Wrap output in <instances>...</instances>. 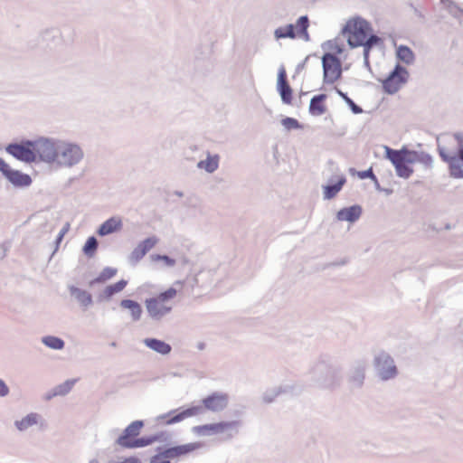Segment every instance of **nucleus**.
Instances as JSON below:
<instances>
[{
  "label": "nucleus",
  "mask_w": 463,
  "mask_h": 463,
  "mask_svg": "<svg viewBox=\"0 0 463 463\" xmlns=\"http://www.w3.org/2000/svg\"><path fill=\"white\" fill-rule=\"evenodd\" d=\"M42 416L36 412H31L19 420L14 421V426L20 431H25L30 427L38 424Z\"/></svg>",
  "instance_id": "obj_31"
},
{
  "label": "nucleus",
  "mask_w": 463,
  "mask_h": 463,
  "mask_svg": "<svg viewBox=\"0 0 463 463\" xmlns=\"http://www.w3.org/2000/svg\"><path fill=\"white\" fill-rule=\"evenodd\" d=\"M150 259L152 261H163L164 265L167 268H172L176 263L175 259L165 254H152L150 255Z\"/></svg>",
  "instance_id": "obj_44"
},
{
  "label": "nucleus",
  "mask_w": 463,
  "mask_h": 463,
  "mask_svg": "<svg viewBox=\"0 0 463 463\" xmlns=\"http://www.w3.org/2000/svg\"><path fill=\"white\" fill-rule=\"evenodd\" d=\"M323 81L333 84L342 76L341 60L334 53L325 52L322 56Z\"/></svg>",
  "instance_id": "obj_8"
},
{
  "label": "nucleus",
  "mask_w": 463,
  "mask_h": 463,
  "mask_svg": "<svg viewBox=\"0 0 463 463\" xmlns=\"http://www.w3.org/2000/svg\"><path fill=\"white\" fill-rule=\"evenodd\" d=\"M98 247H99V242H98L97 238L95 236H90L85 241V243L82 247V252L88 258H92L95 256Z\"/></svg>",
  "instance_id": "obj_39"
},
{
  "label": "nucleus",
  "mask_w": 463,
  "mask_h": 463,
  "mask_svg": "<svg viewBox=\"0 0 463 463\" xmlns=\"http://www.w3.org/2000/svg\"><path fill=\"white\" fill-rule=\"evenodd\" d=\"M175 194L179 196V197H182L184 195L183 192H181V191H175Z\"/></svg>",
  "instance_id": "obj_63"
},
{
  "label": "nucleus",
  "mask_w": 463,
  "mask_h": 463,
  "mask_svg": "<svg viewBox=\"0 0 463 463\" xmlns=\"http://www.w3.org/2000/svg\"><path fill=\"white\" fill-rule=\"evenodd\" d=\"M367 362L365 359H357L353 362L348 372V382L354 388H361L365 379Z\"/></svg>",
  "instance_id": "obj_16"
},
{
  "label": "nucleus",
  "mask_w": 463,
  "mask_h": 463,
  "mask_svg": "<svg viewBox=\"0 0 463 463\" xmlns=\"http://www.w3.org/2000/svg\"><path fill=\"white\" fill-rule=\"evenodd\" d=\"M39 40L43 48L53 49L62 43L61 32L56 27L47 28L41 33Z\"/></svg>",
  "instance_id": "obj_20"
},
{
  "label": "nucleus",
  "mask_w": 463,
  "mask_h": 463,
  "mask_svg": "<svg viewBox=\"0 0 463 463\" xmlns=\"http://www.w3.org/2000/svg\"><path fill=\"white\" fill-rule=\"evenodd\" d=\"M156 453L150 458V463H171L170 458H165L163 455V448L157 447Z\"/></svg>",
  "instance_id": "obj_46"
},
{
  "label": "nucleus",
  "mask_w": 463,
  "mask_h": 463,
  "mask_svg": "<svg viewBox=\"0 0 463 463\" xmlns=\"http://www.w3.org/2000/svg\"><path fill=\"white\" fill-rule=\"evenodd\" d=\"M240 426V420L220 421L216 423L194 426L192 428V432L198 436H212L232 430H235L237 431V429Z\"/></svg>",
  "instance_id": "obj_12"
},
{
  "label": "nucleus",
  "mask_w": 463,
  "mask_h": 463,
  "mask_svg": "<svg viewBox=\"0 0 463 463\" xmlns=\"http://www.w3.org/2000/svg\"><path fill=\"white\" fill-rule=\"evenodd\" d=\"M13 168L0 157V172L5 176V178L8 175V174L12 171Z\"/></svg>",
  "instance_id": "obj_53"
},
{
  "label": "nucleus",
  "mask_w": 463,
  "mask_h": 463,
  "mask_svg": "<svg viewBox=\"0 0 463 463\" xmlns=\"http://www.w3.org/2000/svg\"><path fill=\"white\" fill-rule=\"evenodd\" d=\"M176 289L173 287H170L166 290L157 294L156 297H153V298H156L158 301H161L162 303L165 304L167 301L174 298L176 296Z\"/></svg>",
  "instance_id": "obj_43"
},
{
  "label": "nucleus",
  "mask_w": 463,
  "mask_h": 463,
  "mask_svg": "<svg viewBox=\"0 0 463 463\" xmlns=\"http://www.w3.org/2000/svg\"><path fill=\"white\" fill-rule=\"evenodd\" d=\"M69 292L84 309L88 308L93 303L91 294L85 289L71 285L69 286Z\"/></svg>",
  "instance_id": "obj_24"
},
{
  "label": "nucleus",
  "mask_w": 463,
  "mask_h": 463,
  "mask_svg": "<svg viewBox=\"0 0 463 463\" xmlns=\"http://www.w3.org/2000/svg\"><path fill=\"white\" fill-rule=\"evenodd\" d=\"M5 179L12 184L13 186L18 188L28 187L32 184V177L20 170L12 169Z\"/></svg>",
  "instance_id": "obj_23"
},
{
  "label": "nucleus",
  "mask_w": 463,
  "mask_h": 463,
  "mask_svg": "<svg viewBox=\"0 0 463 463\" xmlns=\"http://www.w3.org/2000/svg\"><path fill=\"white\" fill-rule=\"evenodd\" d=\"M274 38L276 40L280 39H295L297 38V27L296 24H288L286 26H280L275 29Z\"/></svg>",
  "instance_id": "obj_35"
},
{
  "label": "nucleus",
  "mask_w": 463,
  "mask_h": 463,
  "mask_svg": "<svg viewBox=\"0 0 463 463\" xmlns=\"http://www.w3.org/2000/svg\"><path fill=\"white\" fill-rule=\"evenodd\" d=\"M335 91H336V93H337V94L342 98V99H343L344 101H345L346 99H348L350 98V97L347 95V93H346V92H344V91H342L341 90H339V89H337V88H335Z\"/></svg>",
  "instance_id": "obj_59"
},
{
  "label": "nucleus",
  "mask_w": 463,
  "mask_h": 463,
  "mask_svg": "<svg viewBox=\"0 0 463 463\" xmlns=\"http://www.w3.org/2000/svg\"><path fill=\"white\" fill-rule=\"evenodd\" d=\"M5 152L21 162L29 164L35 162L33 144L31 139L10 143L5 146Z\"/></svg>",
  "instance_id": "obj_10"
},
{
  "label": "nucleus",
  "mask_w": 463,
  "mask_h": 463,
  "mask_svg": "<svg viewBox=\"0 0 463 463\" xmlns=\"http://www.w3.org/2000/svg\"><path fill=\"white\" fill-rule=\"evenodd\" d=\"M203 447V443L201 442H191L182 445H176L163 449V455L165 456V458H175L183 456H186L196 449H199Z\"/></svg>",
  "instance_id": "obj_19"
},
{
  "label": "nucleus",
  "mask_w": 463,
  "mask_h": 463,
  "mask_svg": "<svg viewBox=\"0 0 463 463\" xmlns=\"http://www.w3.org/2000/svg\"><path fill=\"white\" fill-rule=\"evenodd\" d=\"M357 176L360 178V179H370V180H375V175L373 171V168L370 167L366 170H363V171H358L357 172Z\"/></svg>",
  "instance_id": "obj_51"
},
{
  "label": "nucleus",
  "mask_w": 463,
  "mask_h": 463,
  "mask_svg": "<svg viewBox=\"0 0 463 463\" xmlns=\"http://www.w3.org/2000/svg\"><path fill=\"white\" fill-rule=\"evenodd\" d=\"M128 285V280L122 279L114 284L107 286L99 295V301H109L112 297L121 292Z\"/></svg>",
  "instance_id": "obj_27"
},
{
  "label": "nucleus",
  "mask_w": 463,
  "mask_h": 463,
  "mask_svg": "<svg viewBox=\"0 0 463 463\" xmlns=\"http://www.w3.org/2000/svg\"><path fill=\"white\" fill-rule=\"evenodd\" d=\"M384 150L385 158L394 166L396 175L403 179L410 178L413 174V168L409 148L402 146L401 149H393L385 146Z\"/></svg>",
  "instance_id": "obj_3"
},
{
  "label": "nucleus",
  "mask_w": 463,
  "mask_h": 463,
  "mask_svg": "<svg viewBox=\"0 0 463 463\" xmlns=\"http://www.w3.org/2000/svg\"><path fill=\"white\" fill-rule=\"evenodd\" d=\"M145 306L148 317L154 321H160L172 311L171 306H167L153 298H146L145 300Z\"/></svg>",
  "instance_id": "obj_17"
},
{
  "label": "nucleus",
  "mask_w": 463,
  "mask_h": 463,
  "mask_svg": "<svg viewBox=\"0 0 463 463\" xmlns=\"http://www.w3.org/2000/svg\"><path fill=\"white\" fill-rule=\"evenodd\" d=\"M372 181L374 183V187L377 191H380V192L383 191V189L380 186V184H379L376 176H375V180H372Z\"/></svg>",
  "instance_id": "obj_61"
},
{
  "label": "nucleus",
  "mask_w": 463,
  "mask_h": 463,
  "mask_svg": "<svg viewBox=\"0 0 463 463\" xmlns=\"http://www.w3.org/2000/svg\"><path fill=\"white\" fill-rule=\"evenodd\" d=\"M373 365L376 376L383 382L392 380L399 373L394 359L385 351H380L375 354Z\"/></svg>",
  "instance_id": "obj_5"
},
{
  "label": "nucleus",
  "mask_w": 463,
  "mask_h": 463,
  "mask_svg": "<svg viewBox=\"0 0 463 463\" xmlns=\"http://www.w3.org/2000/svg\"><path fill=\"white\" fill-rule=\"evenodd\" d=\"M328 47L329 49H332V50H335V55L337 56V54H341L344 51V48L343 46L341 45H338L335 42L332 41V40H329V41H326L323 44H322V48H326V47Z\"/></svg>",
  "instance_id": "obj_48"
},
{
  "label": "nucleus",
  "mask_w": 463,
  "mask_h": 463,
  "mask_svg": "<svg viewBox=\"0 0 463 463\" xmlns=\"http://www.w3.org/2000/svg\"><path fill=\"white\" fill-rule=\"evenodd\" d=\"M437 151L441 160L448 164L450 176L456 179H463V150L449 153L445 146L438 144Z\"/></svg>",
  "instance_id": "obj_9"
},
{
  "label": "nucleus",
  "mask_w": 463,
  "mask_h": 463,
  "mask_svg": "<svg viewBox=\"0 0 463 463\" xmlns=\"http://www.w3.org/2000/svg\"><path fill=\"white\" fill-rule=\"evenodd\" d=\"M118 273V269L112 267H105L99 274L91 279L89 283L90 287H93L96 284H102L112 279Z\"/></svg>",
  "instance_id": "obj_36"
},
{
  "label": "nucleus",
  "mask_w": 463,
  "mask_h": 463,
  "mask_svg": "<svg viewBox=\"0 0 463 463\" xmlns=\"http://www.w3.org/2000/svg\"><path fill=\"white\" fill-rule=\"evenodd\" d=\"M55 163L61 167L71 168L84 157L82 148L76 143L60 141Z\"/></svg>",
  "instance_id": "obj_4"
},
{
  "label": "nucleus",
  "mask_w": 463,
  "mask_h": 463,
  "mask_svg": "<svg viewBox=\"0 0 463 463\" xmlns=\"http://www.w3.org/2000/svg\"><path fill=\"white\" fill-rule=\"evenodd\" d=\"M108 463H142L141 460L136 456L125 458L122 461L110 460Z\"/></svg>",
  "instance_id": "obj_55"
},
{
  "label": "nucleus",
  "mask_w": 463,
  "mask_h": 463,
  "mask_svg": "<svg viewBox=\"0 0 463 463\" xmlns=\"http://www.w3.org/2000/svg\"><path fill=\"white\" fill-rule=\"evenodd\" d=\"M204 346H205L204 343H199L197 345L199 350H203L204 348Z\"/></svg>",
  "instance_id": "obj_62"
},
{
  "label": "nucleus",
  "mask_w": 463,
  "mask_h": 463,
  "mask_svg": "<svg viewBox=\"0 0 463 463\" xmlns=\"http://www.w3.org/2000/svg\"><path fill=\"white\" fill-rule=\"evenodd\" d=\"M363 213V208L359 204H353L348 207H344L336 213V220L339 222H348L354 223L357 222Z\"/></svg>",
  "instance_id": "obj_21"
},
{
  "label": "nucleus",
  "mask_w": 463,
  "mask_h": 463,
  "mask_svg": "<svg viewBox=\"0 0 463 463\" xmlns=\"http://www.w3.org/2000/svg\"><path fill=\"white\" fill-rule=\"evenodd\" d=\"M153 441L155 442H165L170 439V435L167 431L162 430L155 434H152Z\"/></svg>",
  "instance_id": "obj_49"
},
{
  "label": "nucleus",
  "mask_w": 463,
  "mask_h": 463,
  "mask_svg": "<svg viewBox=\"0 0 463 463\" xmlns=\"http://www.w3.org/2000/svg\"><path fill=\"white\" fill-rule=\"evenodd\" d=\"M153 443H154V441H153L152 435L142 436V437L138 436L137 439H135V440H133L129 449H138V448H145V447H147L149 445H152Z\"/></svg>",
  "instance_id": "obj_41"
},
{
  "label": "nucleus",
  "mask_w": 463,
  "mask_h": 463,
  "mask_svg": "<svg viewBox=\"0 0 463 463\" xmlns=\"http://www.w3.org/2000/svg\"><path fill=\"white\" fill-rule=\"evenodd\" d=\"M326 94L321 93L311 98L308 111L312 116H321L326 111L324 101L326 99Z\"/></svg>",
  "instance_id": "obj_28"
},
{
  "label": "nucleus",
  "mask_w": 463,
  "mask_h": 463,
  "mask_svg": "<svg viewBox=\"0 0 463 463\" xmlns=\"http://www.w3.org/2000/svg\"><path fill=\"white\" fill-rule=\"evenodd\" d=\"M396 57L402 62L411 65L415 61L413 51L407 45L401 44L396 49Z\"/></svg>",
  "instance_id": "obj_34"
},
{
  "label": "nucleus",
  "mask_w": 463,
  "mask_h": 463,
  "mask_svg": "<svg viewBox=\"0 0 463 463\" xmlns=\"http://www.w3.org/2000/svg\"><path fill=\"white\" fill-rule=\"evenodd\" d=\"M122 228V221L118 217H110L106 220L97 230L99 236L104 237L114 233Z\"/></svg>",
  "instance_id": "obj_25"
},
{
  "label": "nucleus",
  "mask_w": 463,
  "mask_h": 463,
  "mask_svg": "<svg viewBox=\"0 0 463 463\" xmlns=\"http://www.w3.org/2000/svg\"><path fill=\"white\" fill-rule=\"evenodd\" d=\"M42 343L52 349V350H61L64 348L65 342L58 336L55 335H45L42 338Z\"/></svg>",
  "instance_id": "obj_38"
},
{
  "label": "nucleus",
  "mask_w": 463,
  "mask_h": 463,
  "mask_svg": "<svg viewBox=\"0 0 463 463\" xmlns=\"http://www.w3.org/2000/svg\"><path fill=\"white\" fill-rule=\"evenodd\" d=\"M220 156L217 154L211 155L207 153V156L204 160H200L197 163V167L199 169H203L205 172L209 174H213L219 167Z\"/></svg>",
  "instance_id": "obj_30"
},
{
  "label": "nucleus",
  "mask_w": 463,
  "mask_h": 463,
  "mask_svg": "<svg viewBox=\"0 0 463 463\" xmlns=\"http://www.w3.org/2000/svg\"><path fill=\"white\" fill-rule=\"evenodd\" d=\"M310 57H311V54H310V55H307L302 62H300V63H298V66H297V71H300L301 70H303V69L305 68L306 63H307V61H308V59H309Z\"/></svg>",
  "instance_id": "obj_58"
},
{
  "label": "nucleus",
  "mask_w": 463,
  "mask_h": 463,
  "mask_svg": "<svg viewBox=\"0 0 463 463\" xmlns=\"http://www.w3.org/2000/svg\"><path fill=\"white\" fill-rule=\"evenodd\" d=\"M143 343L146 347L162 355H167L172 351V346L168 343L157 338L147 337L143 340Z\"/></svg>",
  "instance_id": "obj_26"
},
{
  "label": "nucleus",
  "mask_w": 463,
  "mask_h": 463,
  "mask_svg": "<svg viewBox=\"0 0 463 463\" xmlns=\"http://www.w3.org/2000/svg\"><path fill=\"white\" fill-rule=\"evenodd\" d=\"M202 413H203V408L201 405H192L187 408L181 407L176 410H172L167 413L161 414L157 417V420L165 419V423L166 425H173L181 422L187 418L200 415Z\"/></svg>",
  "instance_id": "obj_11"
},
{
  "label": "nucleus",
  "mask_w": 463,
  "mask_h": 463,
  "mask_svg": "<svg viewBox=\"0 0 463 463\" xmlns=\"http://www.w3.org/2000/svg\"><path fill=\"white\" fill-rule=\"evenodd\" d=\"M10 392V389L5 382L0 378V398L7 396Z\"/></svg>",
  "instance_id": "obj_56"
},
{
  "label": "nucleus",
  "mask_w": 463,
  "mask_h": 463,
  "mask_svg": "<svg viewBox=\"0 0 463 463\" xmlns=\"http://www.w3.org/2000/svg\"><path fill=\"white\" fill-rule=\"evenodd\" d=\"M310 384L320 389H334L343 379V367L333 357L322 354L308 371Z\"/></svg>",
  "instance_id": "obj_1"
},
{
  "label": "nucleus",
  "mask_w": 463,
  "mask_h": 463,
  "mask_svg": "<svg viewBox=\"0 0 463 463\" xmlns=\"http://www.w3.org/2000/svg\"><path fill=\"white\" fill-rule=\"evenodd\" d=\"M56 396H59V395H58V393H56L55 388H53L52 390H51L50 392L45 393L44 399L46 401H50V400H52V398H54Z\"/></svg>",
  "instance_id": "obj_57"
},
{
  "label": "nucleus",
  "mask_w": 463,
  "mask_h": 463,
  "mask_svg": "<svg viewBox=\"0 0 463 463\" xmlns=\"http://www.w3.org/2000/svg\"><path fill=\"white\" fill-rule=\"evenodd\" d=\"M345 102L354 114L358 115L364 112L363 109L357 105L351 98L346 99Z\"/></svg>",
  "instance_id": "obj_50"
},
{
  "label": "nucleus",
  "mask_w": 463,
  "mask_h": 463,
  "mask_svg": "<svg viewBox=\"0 0 463 463\" xmlns=\"http://www.w3.org/2000/svg\"><path fill=\"white\" fill-rule=\"evenodd\" d=\"M281 125L288 131L302 128V125L299 123V121L298 119H296L294 118H290V117H286V118H282Z\"/></svg>",
  "instance_id": "obj_45"
},
{
  "label": "nucleus",
  "mask_w": 463,
  "mask_h": 463,
  "mask_svg": "<svg viewBox=\"0 0 463 463\" xmlns=\"http://www.w3.org/2000/svg\"><path fill=\"white\" fill-rule=\"evenodd\" d=\"M69 229H70V223L66 222L64 224V226L61 228V230L59 232V233L57 234L56 239H55L56 249L59 247L60 243L63 240V237L68 232Z\"/></svg>",
  "instance_id": "obj_52"
},
{
  "label": "nucleus",
  "mask_w": 463,
  "mask_h": 463,
  "mask_svg": "<svg viewBox=\"0 0 463 463\" xmlns=\"http://www.w3.org/2000/svg\"><path fill=\"white\" fill-rule=\"evenodd\" d=\"M144 425L145 422L142 420L132 421L124 429L115 443L123 449H130L131 443L139 436Z\"/></svg>",
  "instance_id": "obj_14"
},
{
  "label": "nucleus",
  "mask_w": 463,
  "mask_h": 463,
  "mask_svg": "<svg viewBox=\"0 0 463 463\" xmlns=\"http://www.w3.org/2000/svg\"><path fill=\"white\" fill-rule=\"evenodd\" d=\"M229 404V394L222 392H213L202 399V407L212 412H221Z\"/></svg>",
  "instance_id": "obj_13"
},
{
  "label": "nucleus",
  "mask_w": 463,
  "mask_h": 463,
  "mask_svg": "<svg viewBox=\"0 0 463 463\" xmlns=\"http://www.w3.org/2000/svg\"><path fill=\"white\" fill-rule=\"evenodd\" d=\"M60 141L50 137H41L33 140L35 161L51 164L57 159L58 145Z\"/></svg>",
  "instance_id": "obj_6"
},
{
  "label": "nucleus",
  "mask_w": 463,
  "mask_h": 463,
  "mask_svg": "<svg viewBox=\"0 0 463 463\" xmlns=\"http://www.w3.org/2000/svg\"><path fill=\"white\" fill-rule=\"evenodd\" d=\"M440 2L449 9V12L454 16V17H458L457 14L453 12V9L458 11L459 13H462L460 10H462L461 8H459L455 2H453L452 0H440Z\"/></svg>",
  "instance_id": "obj_47"
},
{
  "label": "nucleus",
  "mask_w": 463,
  "mask_h": 463,
  "mask_svg": "<svg viewBox=\"0 0 463 463\" xmlns=\"http://www.w3.org/2000/svg\"><path fill=\"white\" fill-rule=\"evenodd\" d=\"M362 47L364 48V52H363L364 60L369 59L370 52L372 49L368 48L366 46H362Z\"/></svg>",
  "instance_id": "obj_60"
},
{
  "label": "nucleus",
  "mask_w": 463,
  "mask_h": 463,
  "mask_svg": "<svg viewBox=\"0 0 463 463\" xmlns=\"http://www.w3.org/2000/svg\"><path fill=\"white\" fill-rule=\"evenodd\" d=\"M77 379H68L62 383L56 385L54 387L56 393H58L59 396H64L68 394L75 385Z\"/></svg>",
  "instance_id": "obj_40"
},
{
  "label": "nucleus",
  "mask_w": 463,
  "mask_h": 463,
  "mask_svg": "<svg viewBox=\"0 0 463 463\" xmlns=\"http://www.w3.org/2000/svg\"><path fill=\"white\" fill-rule=\"evenodd\" d=\"M119 306L122 308L129 310L131 318L134 322L140 320L143 309L137 301L129 298H124L120 301Z\"/></svg>",
  "instance_id": "obj_29"
},
{
  "label": "nucleus",
  "mask_w": 463,
  "mask_h": 463,
  "mask_svg": "<svg viewBox=\"0 0 463 463\" xmlns=\"http://www.w3.org/2000/svg\"><path fill=\"white\" fill-rule=\"evenodd\" d=\"M383 44V40L373 33V31L366 36V39L364 40V43L362 46H366L368 48L373 49L375 46H381Z\"/></svg>",
  "instance_id": "obj_42"
},
{
  "label": "nucleus",
  "mask_w": 463,
  "mask_h": 463,
  "mask_svg": "<svg viewBox=\"0 0 463 463\" xmlns=\"http://www.w3.org/2000/svg\"><path fill=\"white\" fill-rule=\"evenodd\" d=\"M158 242L156 236H150L140 241L128 257V263L136 266Z\"/></svg>",
  "instance_id": "obj_15"
},
{
  "label": "nucleus",
  "mask_w": 463,
  "mask_h": 463,
  "mask_svg": "<svg viewBox=\"0 0 463 463\" xmlns=\"http://www.w3.org/2000/svg\"><path fill=\"white\" fill-rule=\"evenodd\" d=\"M455 140L458 143V147L456 152H460L463 150V133L462 132H456L453 135Z\"/></svg>",
  "instance_id": "obj_54"
},
{
  "label": "nucleus",
  "mask_w": 463,
  "mask_h": 463,
  "mask_svg": "<svg viewBox=\"0 0 463 463\" xmlns=\"http://www.w3.org/2000/svg\"><path fill=\"white\" fill-rule=\"evenodd\" d=\"M409 154L412 161V164L420 163L428 168L432 166L433 159L429 153L424 151L409 149Z\"/></svg>",
  "instance_id": "obj_32"
},
{
  "label": "nucleus",
  "mask_w": 463,
  "mask_h": 463,
  "mask_svg": "<svg viewBox=\"0 0 463 463\" xmlns=\"http://www.w3.org/2000/svg\"><path fill=\"white\" fill-rule=\"evenodd\" d=\"M277 90L284 104H291L293 99V90L287 80V72L284 66L279 69L277 80Z\"/></svg>",
  "instance_id": "obj_18"
},
{
  "label": "nucleus",
  "mask_w": 463,
  "mask_h": 463,
  "mask_svg": "<svg viewBox=\"0 0 463 463\" xmlns=\"http://www.w3.org/2000/svg\"><path fill=\"white\" fill-rule=\"evenodd\" d=\"M297 27V37L303 39L305 42L310 41V36L308 33L309 27V18L307 15H301L298 18L296 22Z\"/></svg>",
  "instance_id": "obj_33"
},
{
  "label": "nucleus",
  "mask_w": 463,
  "mask_h": 463,
  "mask_svg": "<svg viewBox=\"0 0 463 463\" xmlns=\"http://www.w3.org/2000/svg\"><path fill=\"white\" fill-rule=\"evenodd\" d=\"M372 32L371 24L361 16L348 20L341 30L342 34H348L347 43L352 49L362 46Z\"/></svg>",
  "instance_id": "obj_2"
},
{
  "label": "nucleus",
  "mask_w": 463,
  "mask_h": 463,
  "mask_svg": "<svg viewBox=\"0 0 463 463\" xmlns=\"http://www.w3.org/2000/svg\"><path fill=\"white\" fill-rule=\"evenodd\" d=\"M287 391V386H276L267 389L262 394V402L266 404L272 403L279 394L284 393Z\"/></svg>",
  "instance_id": "obj_37"
},
{
  "label": "nucleus",
  "mask_w": 463,
  "mask_h": 463,
  "mask_svg": "<svg viewBox=\"0 0 463 463\" xmlns=\"http://www.w3.org/2000/svg\"><path fill=\"white\" fill-rule=\"evenodd\" d=\"M89 463H99L97 458H92L89 461Z\"/></svg>",
  "instance_id": "obj_64"
},
{
  "label": "nucleus",
  "mask_w": 463,
  "mask_h": 463,
  "mask_svg": "<svg viewBox=\"0 0 463 463\" xmlns=\"http://www.w3.org/2000/svg\"><path fill=\"white\" fill-rule=\"evenodd\" d=\"M345 183L346 177L344 175L338 176L335 182H333V178H331L327 184L323 185V198L325 200H331L335 197Z\"/></svg>",
  "instance_id": "obj_22"
},
{
  "label": "nucleus",
  "mask_w": 463,
  "mask_h": 463,
  "mask_svg": "<svg viewBox=\"0 0 463 463\" xmlns=\"http://www.w3.org/2000/svg\"><path fill=\"white\" fill-rule=\"evenodd\" d=\"M409 77L408 70L397 63L388 76L382 80L383 91L389 95L395 94L408 81Z\"/></svg>",
  "instance_id": "obj_7"
}]
</instances>
